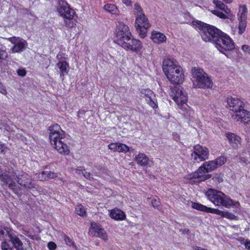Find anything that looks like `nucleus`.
Returning a JSON list of instances; mask_svg holds the SVG:
<instances>
[{
  "label": "nucleus",
  "mask_w": 250,
  "mask_h": 250,
  "mask_svg": "<svg viewBox=\"0 0 250 250\" xmlns=\"http://www.w3.org/2000/svg\"><path fill=\"white\" fill-rule=\"evenodd\" d=\"M227 102V107L232 112L231 114H234L245 106L244 102L241 99L236 97H228Z\"/></svg>",
  "instance_id": "4468645a"
},
{
  "label": "nucleus",
  "mask_w": 250,
  "mask_h": 250,
  "mask_svg": "<svg viewBox=\"0 0 250 250\" xmlns=\"http://www.w3.org/2000/svg\"><path fill=\"white\" fill-rule=\"evenodd\" d=\"M104 9L107 12L112 14H116L118 11L116 6L112 4H106L104 6Z\"/></svg>",
  "instance_id": "c756f323"
},
{
  "label": "nucleus",
  "mask_w": 250,
  "mask_h": 250,
  "mask_svg": "<svg viewBox=\"0 0 250 250\" xmlns=\"http://www.w3.org/2000/svg\"><path fill=\"white\" fill-rule=\"evenodd\" d=\"M21 39H20V38L18 37H11L10 38L8 39V40L13 44H14V45H15L16 43H17L19 41H21Z\"/></svg>",
  "instance_id": "a18cd8bd"
},
{
  "label": "nucleus",
  "mask_w": 250,
  "mask_h": 250,
  "mask_svg": "<svg viewBox=\"0 0 250 250\" xmlns=\"http://www.w3.org/2000/svg\"><path fill=\"white\" fill-rule=\"evenodd\" d=\"M151 204L152 206L154 208L158 207L160 204L159 199L157 197L154 198L151 201Z\"/></svg>",
  "instance_id": "c03bdc74"
},
{
  "label": "nucleus",
  "mask_w": 250,
  "mask_h": 250,
  "mask_svg": "<svg viewBox=\"0 0 250 250\" xmlns=\"http://www.w3.org/2000/svg\"><path fill=\"white\" fill-rule=\"evenodd\" d=\"M192 74L194 79V87L209 88L212 87L213 83L211 80L202 69L199 67L192 68Z\"/></svg>",
  "instance_id": "20e7f679"
},
{
  "label": "nucleus",
  "mask_w": 250,
  "mask_h": 250,
  "mask_svg": "<svg viewBox=\"0 0 250 250\" xmlns=\"http://www.w3.org/2000/svg\"><path fill=\"white\" fill-rule=\"evenodd\" d=\"M117 143V146H116V151H118L119 152V145H120V143Z\"/></svg>",
  "instance_id": "69168bd1"
},
{
  "label": "nucleus",
  "mask_w": 250,
  "mask_h": 250,
  "mask_svg": "<svg viewBox=\"0 0 250 250\" xmlns=\"http://www.w3.org/2000/svg\"><path fill=\"white\" fill-rule=\"evenodd\" d=\"M15 231L8 227L0 226V240L9 241L11 239V235H13Z\"/></svg>",
  "instance_id": "5701e85b"
},
{
  "label": "nucleus",
  "mask_w": 250,
  "mask_h": 250,
  "mask_svg": "<svg viewBox=\"0 0 250 250\" xmlns=\"http://www.w3.org/2000/svg\"><path fill=\"white\" fill-rule=\"evenodd\" d=\"M82 174L85 178H86L87 179L90 180L93 179V178L91 176V174L89 172H87L85 169H83V170Z\"/></svg>",
  "instance_id": "37998d69"
},
{
  "label": "nucleus",
  "mask_w": 250,
  "mask_h": 250,
  "mask_svg": "<svg viewBox=\"0 0 250 250\" xmlns=\"http://www.w3.org/2000/svg\"><path fill=\"white\" fill-rule=\"evenodd\" d=\"M47 247L50 250H55L57 248V245L54 242L50 241L48 243Z\"/></svg>",
  "instance_id": "49530a36"
},
{
  "label": "nucleus",
  "mask_w": 250,
  "mask_h": 250,
  "mask_svg": "<svg viewBox=\"0 0 250 250\" xmlns=\"http://www.w3.org/2000/svg\"><path fill=\"white\" fill-rule=\"evenodd\" d=\"M153 42L160 43L164 42L166 40L165 35L158 32H153L151 37Z\"/></svg>",
  "instance_id": "a878e982"
},
{
  "label": "nucleus",
  "mask_w": 250,
  "mask_h": 250,
  "mask_svg": "<svg viewBox=\"0 0 250 250\" xmlns=\"http://www.w3.org/2000/svg\"><path fill=\"white\" fill-rule=\"evenodd\" d=\"M17 73L18 74L21 76H24L26 74V71L24 69H18Z\"/></svg>",
  "instance_id": "5fc2aeb1"
},
{
  "label": "nucleus",
  "mask_w": 250,
  "mask_h": 250,
  "mask_svg": "<svg viewBox=\"0 0 250 250\" xmlns=\"http://www.w3.org/2000/svg\"><path fill=\"white\" fill-rule=\"evenodd\" d=\"M193 153L194 154H192L191 155L192 157L194 155V160L199 159L200 161H203L208 159L209 150L206 147L197 145L194 146Z\"/></svg>",
  "instance_id": "f3484780"
},
{
  "label": "nucleus",
  "mask_w": 250,
  "mask_h": 250,
  "mask_svg": "<svg viewBox=\"0 0 250 250\" xmlns=\"http://www.w3.org/2000/svg\"><path fill=\"white\" fill-rule=\"evenodd\" d=\"M207 173L205 169L200 170V167L198 168V170L195 172L190 175L189 179H197L198 182L204 181L206 180L209 179L211 175L208 174H206Z\"/></svg>",
  "instance_id": "412c9836"
},
{
  "label": "nucleus",
  "mask_w": 250,
  "mask_h": 250,
  "mask_svg": "<svg viewBox=\"0 0 250 250\" xmlns=\"http://www.w3.org/2000/svg\"><path fill=\"white\" fill-rule=\"evenodd\" d=\"M123 3L125 4L126 6H130L131 5V0H122Z\"/></svg>",
  "instance_id": "4d7b16f0"
},
{
  "label": "nucleus",
  "mask_w": 250,
  "mask_h": 250,
  "mask_svg": "<svg viewBox=\"0 0 250 250\" xmlns=\"http://www.w3.org/2000/svg\"><path fill=\"white\" fill-rule=\"evenodd\" d=\"M246 13H247V8L246 6L245 5H240L238 13V16Z\"/></svg>",
  "instance_id": "79ce46f5"
},
{
  "label": "nucleus",
  "mask_w": 250,
  "mask_h": 250,
  "mask_svg": "<svg viewBox=\"0 0 250 250\" xmlns=\"http://www.w3.org/2000/svg\"><path fill=\"white\" fill-rule=\"evenodd\" d=\"M232 119L235 122L244 124L250 123V111L245 108V106L234 114H231Z\"/></svg>",
  "instance_id": "ddd939ff"
},
{
  "label": "nucleus",
  "mask_w": 250,
  "mask_h": 250,
  "mask_svg": "<svg viewBox=\"0 0 250 250\" xmlns=\"http://www.w3.org/2000/svg\"><path fill=\"white\" fill-rule=\"evenodd\" d=\"M197 24L198 27L202 31V38L205 42H211L214 43L222 32L214 26L201 21H199Z\"/></svg>",
  "instance_id": "423d86ee"
},
{
  "label": "nucleus",
  "mask_w": 250,
  "mask_h": 250,
  "mask_svg": "<svg viewBox=\"0 0 250 250\" xmlns=\"http://www.w3.org/2000/svg\"><path fill=\"white\" fill-rule=\"evenodd\" d=\"M170 96L182 110H184L187 109V94L183 90L182 87L179 85L171 87Z\"/></svg>",
  "instance_id": "6e6552de"
},
{
  "label": "nucleus",
  "mask_w": 250,
  "mask_h": 250,
  "mask_svg": "<svg viewBox=\"0 0 250 250\" xmlns=\"http://www.w3.org/2000/svg\"><path fill=\"white\" fill-rule=\"evenodd\" d=\"M242 50L246 53L250 54V46L248 45H243L242 46Z\"/></svg>",
  "instance_id": "de8ad7c7"
},
{
  "label": "nucleus",
  "mask_w": 250,
  "mask_h": 250,
  "mask_svg": "<svg viewBox=\"0 0 250 250\" xmlns=\"http://www.w3.org/2000/svg\"><path fill=\"white\" fill-rule=\"evenodd\" d=\"M135 24L140 37L145 38L146 35L147 29L150 27L149 23L145 14L142 16L136 17Z\"/></svg>",
  "instance_id": "f8f14e48"
},
{
  "label": "nucleus",
  "mask_w": 250,
  "mask_h": 250,
  "mask_svg": "<svg viewBox=\"0 0 250 250\" xmlns=\"http://www.w3.org/2000/svg\"><path fill=\"white\" fill-rule=\"evenodd\" d=\"M226 137L230 146L234 148H237L241 144V138L234 133L228 132L226 133Z\"/></svg>",
  "instance_id": "4be33fe9"
},
{
  "label": "nucleus",
  "mask_w": 250,
  "mask_h": 250,
  "mask_svg": "<svg viewBox=\"0 0 250 250\" xmlns=\"http://www.w3.org/2000/svg\"><path fill=\"white\" fill-rule=\"evenodd\" d=\"M163 70L168 80L172 83H182L184 74L182 68L178 66L175 60L166 59L163 63Z\"/></svg>",
  "instance_id": "f03ea898"
},
{
  "label": "nucleus",
  "mask_w": 250,
  "mask_h": 250,
  "mask_svg": "<svg viewBox=\"0 0 250 250\" xmlns=\"http://www.w3.org/2000/svg\"><path fill=\"white\" fill-rule=\"evenodd\" d=\"M194 250H207L204 249L202 248L201 247H197L194 248Z\"/></svg>",
  "instance_id": "0e129e2a"
},
{
  "label": "nucleus",
  "mask_w": 250,
  "mask_h": 250,
  "mask_svg": "<svg viewBox=\"0 0 250 250\" xmlns=\"http://www.w3.org/2000/svg\"><path fill=\"white\" fill-rule=\"evenodd\" d=\"M109 216L112 219L117 221L124 220L126 217L125 213L119 209L112 210L110 212Z\"/></svg>",
  "instance_id": "b1692460"
},
{
  "label": "nucleus",
  "mask_w": 250,
  "mask_h": 250,
  "mask_svg": "<svg viewBox=\"0 0 250 250\" xmlns=\"http://www.w3.org/2000/svg\"><path fill=\"white\" fill-rule=\"evenodd\" d=\"M120 46L125 49L135 52L140 51L142 47L141 42L139 40L134 39L132 36Z\"/></svg>",
  "instance_id": "dca6fc26"
},
{
  "label": "nucleus",
  "mask_w": 250,
  "mask_h": 250,
  "mask_svg": "<svg viewBox=\"0 0 250 250\" xmlns=\"http://www.w3.org/2000/svg\"><path fill=\"white\" fill-rule=\"evenodd\" d=\"M146 101L147 103L153 108L155 109L158 107L157 102L154 96L146 99Z\"/></svg>",
  "instance_id": "7c9ffc66"
},
{
  "label": "nucleus",
  "mask_w": 250,
  "mask_h": 250,
  "mask_svg": "<svg viewBox=\"0 0 250 250\" xmlns=\"http://www.w3.org/2000/svg\"><path fill=\"white\" fill-rule=\"evenodd\" d=\"M135 161L137 164L143 167H150L153 161L150 160L144 153H140L135 156Z\"/></svg>",
  "instance_id": "aec40b11"
},
{
  "label": "nucleus",
  "mask_w": 250,
  "mask_h": 250,
  "mask_svg": "<svg viewBox=\"0 0 250 250\" xmlns=\"http://www.w3.org/2000/svg\"><path fill=\"white\" fill-rule=\"evenodd\" d=\"M245 246L247 249L250 250V241L246 242L245 243Z\"/></svg>",
  "instance_id": "052dcab7"
},
{
  "label": "nucleus",
  "mask_w": 250,
  "mask_h": 250,
  "mask_svg": "<svg viewBox=\"0 0 250 250\" xmlns=\"http://www.w3.org/2000/svg\"><path fill=\"white\" fill-rule=\"evenodd\" d=\"M116 35L115 41L119 45L123 44V43L132 36L128 26L123 23H120Z\"/></svg>",
  "instance_id": "9b49d317"
},
{
  "label": "nucleus",
  "mask_w": 250,
  "mask_h": 250,
  "mask_svg": "<svg viewBox=\"0 0 250 250\" xmlns=\"http://www.w3.org/2000/svg\"><path fill=\"white\" fill-rule=\"evenodd\" d=\"M205 195L215 206L221 205L229 208L232 203L231 199L221 191L209 188L206 191Z\"/></svg>",
  "instance_id": "39448f33"
},
{
  "label": "nucleus",
  "mask_w": 250,
  "mask_h": 250,
  "mask_svg": "<svg viewBox=\"0 0 250 250\" xmlns=\"http://www.w3.org/2000/svg\"><path fill=\"white\" fill-rule=\"evenodd\" d=\"M129 149L128 146L126 145L120 143L119 145V152L126 153L129 151Z\"/></svg>",
  "instance_id": "ea45409f"
},
{
  "label": "nucleus",
  "mask_w": 250,
  "mask_h": 250,
  "mask_svg": "<svg viewBox=\"0 0 250 250\" xmlns=\"http://www.w3.org/2000/svg\"><path fill=\"white\" fill-rule=\"evenodd\" d=\"M76 212L79 215L81 216H84L86 214L85 208L81 204L77 205L76 207Z\"/></svg>",
  "instance_id": "473e14b6"
},
{
  "label": "nucleus",
  "mask_w": 250,
  "mask_h": 250,
  "mask_svg": "<svg viewBox=\"0 0 250 250\" xmlns=\"http://www.w3.org/2000/svg\"><path fill=\"white\" fill-rule=\"evenodd\" d=\"M57 12L63 19L64 26L68 28L76 25L77 15L68 3L64 0H60L57 6Z\"/></svg>",
  "instance_id": "7ed1b4c3"
},
{
  "label": "nucleus",
  "mask_w": 250,
  "mask_h": 250,
  "mask_svg": "<svg viewBox=\"0 0 250 250\" xmlns=\"http://www.w3.org/2000/svg\"><path fill=\"white\" fill-rule=\"evenodd\" d=\"M217 167H220L224 165L226 162V158L223 156H221L216 159L215 160Z\"/></svg>",
  "instance_id": "c9c22d12"
},
{
  "label": "nucleus",
  "mask_w": 250,
  "mask_h": 250,
  "mask_svg": "<svg viewBox=\"0 0 250 250\" xmlns=\"http://www.w3.org/2000/svg\"><path fill=\"white\" fill-rule=\"evenodd\" d=\"M20 236L23 238V242L18 237L15 232L13 235H11V239L9 241L11 242L13 247L17 250H33L30 241L21 235Z\"/></svg>",
  "instance_id": "9d476101"
},
{
  "label": "nucleus",
  "mask_w": 250,
  "mask_h": 250,
  "mask_svg": "<svg viewBox=\"0 0 250 250\" xmlns=\"http://www.w3.org/2000/svg\"><path fill=\"white\" fill-rule=\"evenodd\" d=\"M222 1H224L226 3H231L233 1V0H222Z\"/></svg>",
  "instance_id": "680f3d73"
},
{
  "label": "nucleus",
  "mask_w": 250,
  "mask_h": 250,
  "mask_svg": "<svg viewBox=\"0 0 250 250\" xmlns=\"http://www.w3.org/2000/svg\"><path fill=\"white\" fill-rule=\"evenodd\" d=\"M0 92L3 95H6L7 91L5 86H4L1 83L0 84Z\"/></svg>",
  "instance_id": "3c124183"
},
{
  "label": "nucleus",
  "mask_w": 250,
  "mask_h": 250,
  "mask_svg": "<svg viewBox=\"0 0 250 250\" xmlns=\"http://www.w3.org/2000/svg\"><path fill=\"white\" fill-rule=\"evenodd\" d=\"M116 146L117 143H111L108 146L109 149L113 150L114 151H116Z\"/></svg>",
  "instance_id": "8fccbe9b"
},
{
  "label": "nucleus",
  "mask_w": 250,
  "mask_h": 250,
  "mask_svg": "<svg viewBox=\"0 0 250 250\" xmlns=\"http://www.w3.org/2000/svg\"><path fill=\"white\" fill-rule=\"evenodd\" d=\"M14 174V172L11 176L5 173L2 174L0 175V180L6 185H7L10 189H12L15 193H17L18 192L19 189L17 187L16 182L13 181V179H15L13 176Z\"/></svg>",
  "instance_id": "a211bd4d"
},
{
  "label": "nucleus",
  "mask_w": 250,
  "mask_h": 250,
  "mask_svg": "<svg viewBox=\"0 0 250 250\" xmlns=\"http://www.w3.org/2000/svg\"><path fill=\"white\" fill-rule=\"evenodd\" d=\"M7 57V54L5 52V51L0 48V60H3L5 58H6Z\"/></svg>",
  "instance_id": "09e8293b"
},
{
  "label": "nucleus",
  "mask_w": 250,
  "mask_h": 250,
  "mask_svg": "<svg viewBox=\"0 0 250 250\" xmlns=\"http://www.w3.org/2000/svg\"><path fill=\"white\" fill-rule=\"evenodd\" d=\"M42 174L46 175V177L48 178H54L58 176L57 173L51 171H42Z\"/></svg>",
  "instance_id": "58836bf2"
},
{
  "label": "nucleus",
  "mask_w": 250,
  "mask_h": 250,
  "mask_svg": "<svg viewBox=\"0 0 250 250\" xmlns=\"http://www.w3.org/2000/svg\"><path fill=\"white\" fill-rule=\"evenodd\" d=\"M213 3L216 7L223 11L226 14L230 16L231 10L222 1L219 0H213Z\"/></svg>",
  "instance_id": "cd10ccee"
},
{
  "label": "nucleus",
  "mask_w": 250,
  "mask_h": 250,
  "mask_svg": "<svg viewBox=\"0 0 250 250\" xmlns=\"http://www.w3.org/2000/svg\"><path fill=\"white\" fill-rule=\"evenodd\" d=\"M7 241H3L1 243V248L2 250H13V248L6 242Z\"/></svg>",
  "instance_id": "a19ab883"
},
{
  "label": "nucleus",
  "mask_w": 250,
  "mask_h": 250,
  "mask_svg": "<svg viewBox=\"0 0 250 250\" xmlns=\"http://www.w3.org/2000/svg\"><path fill=\"white\" fill-rule=\"evenodd\" d=\"M185 231H186V232H188L189 231L188 229H185Z\"/></svg>",
  "instance_id": "338daca9"
},
{
  "label": "nucleus",
  "mask_w": 250,
  "mask_h": 250,
  "mask_svg": "<svg viewBox=\"0 0 250 250\" xmlns=\"http://www.w3.org/2000/svg\"><path fill=\"white\" fill-rule=\"evenodd\" d=\"M57 65L60 69L61 77H63L64 74H67L69 70L68 63L66 62L65 61L59 62L57 63Z\"/></svg>",
  "instance_id": "c85d7f7f"
},
{
  "label": "nucleus",
  "mask_w": 250,
  "mask_h": 250,
  "mask_svg": "<svg viewBox=\"0 0 250 250\" xmlns=\"http://www.w3.org/2000/svg\"><path fill=\"white\" fill-rule=\"evenodd\" d=\"M1 83L0 82V84Z\"/></svg>",
  "instance_id": "774afa93"
},
{
  "label": "nucleus",
  "mask_w": 250,
  "mask_h": 250,
  "mask_svg": "<svg viewBox=\"0 0 250 250\" xmlns=\"http://www.w3.org/2000/svg\"><path fill=\"white\" fill-rule=\"evenodd\" d=\"M239 22V26H238V29H239V34H242L245 31L246 27L247 26V21H243V20H238Z\"/></svg>",
  "instance_id": "2f4dec72"
},
{
  "label": "nucleus",
  "mask_w": 250,
  "mask_h": 250,
  "mask_svg": "<svg viewBox=\"0 0 250 250\" xmlns=\"http://www.w3.org/2000/svg\"><path fill=\"white\" fill-rule=\"evenodd\" d=\"M5 148H6V147L4 145L0 144V152L1 153H4Z\"/></svg>",
  "instance_id": "13d9d810"
},
{
  "label": "nucleus",
  "mask_w": 250,
  "mask_h": 250,
  "mask_svg": "<svg viewBox=\"0 0 250 250\" xmlns=\"http://www.w3.org/2000/svg\"><path fill=\"white\" fill-rule=\"evenodd\" d=\"M213 179L216 181H217L219 183L222 182L223 181V177L220 175L215 176L213 177Z\"/></svg>",
  "instance_id": "864d4df0"
},
{
  "label": "nucleus",
  "mask_w": 250,
  "mask_h": 250,
  "mask_svg": "<svg viewBox=\"0 0 250 250\" xmlns=\"http://www.w3.org/2000/svg\"><path fill=\"white\" fill-rule=\"evenodd\" d=\"M191 203L192 207L197 210L217 214L223 217H225L230 220L238 219V217L237 216L229 212L223 211L218 209L208 208L198 203L192 202Z\"/></svg>",
  "instance_id": "1a4fd4ad"
},
{
  "label": "nucleus",
  "mask_w": 250,
  "mask_h": 250,
  "mask_svg": "<svg viewBox=\"0 0 250 250\" xmlns=\"http://www.w3.org/2000/svg\"><path fill=\"white\" fill-rule=\"evenodd\" d=\"M247 13L240 15V16H238V20H243V21H247Z\"/></svg>",
  "instance_id": "603ef678"
},
{
  "label": "nucleus",
  "mask_w": 250,
  "mask_h": 250,
  "mask_svg": "<svg viewBox=\"0 0 250 250\" xmlns=\"http://www.w3.org/2000/svg\"><path fill=\"white\" fill-rule=\"evenodd\" d=\"M134 13L136 15V17L142 16V15H144L142 8L138 3L134 4Z\"/></svg>",
  "instance_id": "f704fd0d"
},
{
  "label": "nucleus",
  "mask_w": 250,
  "mask_h": 250,
  "mask_svg": "<svg viewBox=\"0 0 250 250\" xmlns=\"http://www.w3.org/2000/svg\"><path fill=\"white\" fill-rule=\"evenodd\" d=\"M13 176L20 185L23 186L25 188H31V179L27 173L23 171L15 172Z\"/></svg>",
  "instance_id": "2eb2a0df"
},
{
  "label": "nucleus",
  "mask_w": 250,
  "mask_h": 250,
  "mask_svg": "<svg viewBox=\"0 0 250 250\" xmlns=\"http://www.w3.org/2000/svg\"><path fill=\"white\" fill-rule=\"evenodd\" d=\"M90 229L94 232L93 236L99 237L103 239L104 241L108 240V235L101 226L96 223L93 222L91 224Z\"/></svg>",
  "instance_id": "6ab92c4d"
},
{
  "label": "nucleus",
  "mask_w": 250,
  "mask_h": 250,
  "mask_svg": "<svg viewBox=\"0 0 250 250\" xmlns=\"http://www.w3.org/2000/svg\"><path fill=\"white\" fill-rule=\"evenodd\" d=\"M212 12L214 15L217 16V17L221 19H226L228 18L229 15L226 14V13H223L222 12L214 10L212 11Z\"/></svg>",
  "instance_id": "4c0bfd02"
},
{
  "label": "nucleus",
  "mask_w": 250,
  "mask_h": 250,
  "mask_svg": "<svg viewBox=\"0 0 250 250\" xmlns=\"http://www.w3.org/2000/svg\"><path fill=\"white\" fill-rule=\"evenodd\" d=\"M49 139L51 145L61 154L69 153V149L66 144L65 134L60 125L55 124L50 127Z\"/></svg>",
  "instance_id": "f257e3e1"
},
{
  "label": "nucleus",
  "mask_w": 250,
  "mask_h": 250,
  "mask_svg": "<svg viewBox=\"0 0 250 250\" xmlns=\"http://www.w3.org/2000/svg\"><path fill=\"white\" fill-rule=\"evenodd\" d=\"M83 169H80L79 168L76 169V172L79 174H80L81 172L82 173V171Z\"/></svg>",
  "instance_id": "e2e57ef3"
},
{
  "label": "nucleus",
  "mask_w": 250,
  "mask_h": 250,
  "mask_svg": "<svg viewBox=\"0 0 250 250\" xmlns=\"http://www.w3.org/2000/svg\"><path fill=\"white\" fill-rule=\"evenodd\" d=\"M217 168L214 160L206 162L200 167V170L205 169L207 172L211 171Z\"/></svg>",
  "instance_id": "393cba45"
},
{
  "label": "nucleus",
  "mask_w": 250,
  "mask_h": 250,
  "mask_svg": "<svg viewBox=\"0 0 250 250\" xmlns=\"http://www.w3.org/2000/svg\"><path fill=\"white\" fill-rule=\"evenodd\" d=\"M140 92L142 95L146 97V99L154 96L153 92L149 89H142L140 90Z\"/></svg>",
  "instance_id": "72a5a7b5"
},
{
  "label": "nucleus",
  "mask_w": 250,
  "mask_h": 250,
  "mask_svg": "<svg viewBox=\"0 0 250 250\" xmlns=\"http://www.w3.org/2000/svg\"><path fill=\"white\" fill-rule=\"evenodd\" d=\"M231 204L230 205V207L231 206H233L235 207H238L240 206V204L238 201L234 202L232 200H231Z\"/></svg>",
  "instance_id": "6e6d98bb"
},
{
  "label": "nucleus",
  "mask_w": 250,
  "mask_h": 250,
  "mask_svg": "<svg viewBox=\"0 0 250 250\" xmlns=\"http://www.w3.org/2000/svg\"><path fill=\"white\" fill-rule=\"evenodd\" d=\"M62 237L66 245L70 246H72L76 247L74 242L72 241V240L70 239V237H69L68 236H67V235H66L64 234H62Z\"/></svg>",
  "instance_id": "e433bc0d"
},
{
  "label": "nucleus",
  "mask_w": 250,
  "mask_h": 250,
  "mask_svg": "<svg viewBox=\"0 0 250 250\" xmlns=\"http://www.w3.org/2000/svg\"><path fill=\"white\" fill-rule=\"evenodd\" d=\"M24 234L28 236V237L30 238L31 239L35 240L36 238V237L35 236L29 234L28 231L25 233Z\"/></svg>",
  "instance_id": "bf43d9fd"
},
{
  "label": "nucleus",
  "mask_w": 250,
  "mask_h": 250,
  "mask_svg": "<svg viewBox=\"0 0 250 250\" xmlns=\"http://www.w3.org/2000/svg\"><path fill=\"white\" fill-rule=\"evenodd\" d=\"M26 45V42L21 39L14 45L11 49L12 51L14 53L21 52L25 49Z\"/></svg>",
  "instance_id": "bb28decb"
},
{
  "label": "nucleus",
  "mask_w": 250,
  "mask_h": 250,
  "mask_svg": "<svg viewBox=\"0 0 250 250\" xmlns=\"http://www.w3.org/2000/svg\"><path fill=\"white\" fill-rule=\"evenodd\" d=\"M214 43L218 50L227 57H228L227 51L232 50L235 47L232 40L227 34L223 32Z\"/></svg>",
  "instance_id": "0eeeda50"
}]
</instances>
